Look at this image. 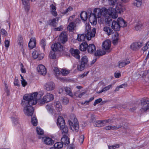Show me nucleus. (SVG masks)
Wrapping results in <instances>:
<instances>
[{
  "label": "nucleus",
  "mask_w": 149,
  "mask_h": 149,
  "mask_svg": "<svg viewBox=\"0 0 149 149\" xmlns=\"http://www.w3.org/2000/svg\"><path fill=\"white\" fill-rule=\"evenodd\" d=\"M41 97V95L37 92H34L31 95H25L23 97L21 103L24 107L30 105H33L37 103V99Z\"/></svg>",
  "instance_id": "obj_1"
},
{
  "label": "nucleus",
  "mask_w": 149,
  "mask_h": 149,
  "mask_svg": "<svg viewBox=\"0 0 149 149\" xmlns=\"http://www.w3.org/2000/svg\"><path fill=\"white\" fill-rule=\"evenodd\" d=\"M80 63L77 66V69L79 71H82L84 68L90 67L88 58L86 56L82 57L80 60Z\"/></svg>",
  "instance_id": "obj_2"
},
{
  "label": "nucleus",
  "mask_w": 149,
  "mask_h": 149,
  "mask_svg": "<svg viewBox=\"0 0 149 149\" xmlns=\"http://www.w3.org/2000/svg\"><path fill=\"white\" fill-rule=\"evenodd\" d=\"M71 119L72 120L74 123L70 120L68 121V123L71 129L76 132H78L79 129V123L75 116L73 114L70 115Z\"/></svg>",
  "instance_id": "obj_3"
},
{
  "label": "nucleus",
  "mask_w": 149,
  "mask_h": 149,
  "mask_svg": "<svg viewBox=\"0 0 149 149\" xmlns=\"http://www.w3.org/2000/svg\"><path fill=\"white\" fill-rule=\"evenodd\" d=\"M38 98L37 99V102L38 104L41 105L45 104V103H47L50 102L54 99V95L52 94L47 93L45 95L42 99Z\"/></svg>",
  "instance_id": "obj_4"
},
{
  "label": "nucleus",
  "mask_w": 149,
  "mask_h": 149,
  "mask_svg": "<svg viewBox=\"0 0 149 149\" xmlns=\"http://www.w3.org/2000/svg\"><path fill=\"white\" fill-rule=\"evenodd\" d=\"M65 120L64 118L61 116H59L57 119V124L60 128L62 131L63 134L67 133L68 132V128L67 126H65Z\"/></svg>",
  "instance_id": "obj_5"
},
{
  "label": "nucleus",
  "mask_w": 149,
  "mask_h": 149,
  "mask_svg": "<svg viewBox=\"0 0 149 149\" xmlns=\"http://www.w3.org/2000/svg\"><path fill=\"white\" fill-rule=\"evenodd\" d=\"M101 15L105 16L107 14H108L110 16L114 19L117 18V16L114 12V10L112 8H109L108 9L105 8H103L101 9Z\"/></svg>",
  "instance_id": "obj_6"
},
{
  "label": "nucleus",
  "mask_w": 149,
  "mask_h": 149,
  "mask_svg": "<svg viewBox=\"0 0 149 149\" xmlns=\"http://www.w3.org/2000/svg\"><path fill=\"white\" fill-rule=\"evenodd\" d=\"M141 102L142 106L140 109L141 112L143 113L149 110V99L147 97L142 98L141 100Z\"/></svg>",
  "instance_id": "obj_7"
},
{
  "label": "nucleus",
  "mask_w": 149,
  "mask_h": 149,
  "mask_svg": "<svg viewBox=\"0 0 149 149\" xmlns=\"http://www.w3.org/2000/svg\"><path fill=\"white\" fill-rule=\"evenodd\" d=\"M32 105L27 106L24 107L23 111L26 115L31 116L33 114L34 109Z\"/></svg>",
  "instance_id": "obj_8"
},
{
  "label": "nucleus",
  "mask_w": 149,
  "mask_h": 149,
  "mask_svg": "<svg viewBox=\"0 0 149 149\" xmlns=\"http://www.w3.org/2000/svg\"><path fill=\"white\" fill-rule=\"evenodd\" d=\"M114 10V12L115 14L117 16V18L118 17V15L117 13H121L125 10L124 6H122L120 3H117L116 6L115 8H113Z\"/></svg>",
  "instance_id": "obj_9"
},
{
  "label": "nucleus",
  "mask_w": 149,
  "mask_h": 149,
  "mask_svg": "<svg viewBox=\"0 0 149 149\" xmlns=\"http://www.w3.org/2000/svg\"><path fill=\"white\" fill-rule=\"evenodd\" d=\"M111 43L109 40H106L103 42L102 44V49L106 51L107 52H110V49L111 47Z\"/></svg>",
  "instance_id": "obj_10"
},
{
  "label": "nucleus",
  "mask_w": 149,
  "mask_h": 149,
  "mask_svg": "<svg viewBox=\"0 0 149 149\" xmlns=\"http://www.w3.org/2000/svg\"><path fill=\"white\" fill-rule=\"evenodd\" d=\"M55 86L52 82H49L46 83L44 86L45 89L47 91H52L54 89Z\"/></svg>",
  "instance_id": "obj_11"
},
{
  "label": "nucleus",
  "mask_w": 149,
  "mask_h": 149,
  "mask_svg": "<svg viewBox=\"0 0 149 149\" xmlns=\"http://www.w3.org/2000/svg\"><path fill=\"white\" fill-rule=\"evenodd\" d=\"M95 33L96 30L95 28L93 29L92 31L88 30V32H87L86 35L87 39L88 40H91L92 37L95 36Z\"/></svg>",
  "instance_id": "obj_12"
},
{
  "label": "nucleus",
  "mask_w": 149,
  "mask_h": 149,
  "mask_svg": "<svg viewBox=\"0 0 149 149\" xmlns=\"http://www.w3.org/2000/svg\"><path fill=\"white\" fill-rule=\"evenodd\" d=\"M63 46L59 42H57L52 45L51 46L52 49H54L56 51H62L63 50Z\"/></svg>",
  "instance_id": "obj_13"
},
{
  "label": "nucleus",
  "mask_w": 149,
  "mask_h": 149,
  "mask_svg": "<svg viewBox=\"0 0 149 149\" xmlns=\"http://www.w3.org/2000/svg\"><path fill=\"white\" fill-rule=\"evenodd\" d=\"M70 52L72 55L77 59H79L80 56L79 55V51L78 49H74L71 48L70 50Z\"/></svg>",
  "instance_id": "obj_14"
},
{
  "label": "nucleus",
  "mask_w": 149,
  "mask_h": 149,
  "mask_svg": "<svg viewBox=\"0 0 149 149\" xmlns=\"http://www.w3.org/2000/svg\"><path fill=\"white\" fill-rule=\"evenodd\" d=\"M60 41L62 43L64 44L67 41V36L66 33L65 32H62L59 36Z\"/></svg>",
  "instance_id": "obj_15"
},
{
  "label": "nucleus",
  "mask_w": 149,
  "mask_h": 149,
  "mask_svg": "<svg viewBox=\"0 0 149 149\" xmlns=\"http://www.w3.org/2000/svg\"><path fill=\"white\" fill-rule=\"evenodd\" d=\"M37 70L38 72L42 75H45L47 73L46 69L42 65H39L37 68Z\"/></svg>",
  "instance_id": "obj_16"
},
{
  "label": "nucleus",
  "mask_w": 149,
  "mask_h": 149,
  "mask_svg": "<svg viewBox=\"0 0 149 149\" xmlns=\"http://www.w3.org/2000/svg\"><path fill=\"white\" fill-rule=\"evenodd\" d=\"M142 46V42H138L132 43L131 45V48L133 50L139 49Z\"/></svg>",
  "instance_id": "obj_17"
},
{
  "label": "nucleus",
  "mask_w": 149,
  "mask_h": 149,
  "mask_svg": "<svg viewBox=\"0 0 149 149\" xmlns=\"http://www.w3.org/2000/svg\"><path fill=\"white\" fill-rule=\"evenodd\" d=\"M97 18L92 14H90L89 17V20L92 25H95L97 24Z\"/></svg>",
  "instance_id": "obj_18"
},
{
  "label": "nucleus",
  "mask_w": 149,
  "mask_h": 149,
  "mask_svg": "<svg viewBox=\"0 0 149 149\" xmlns=\"http://www.w3.org/2000/svg\"><path fill=\"white\" fill-rule=\"evenodd\" d=\"M111 27L112 29L116 31H119L120 28V26L117 21H113L112 22Z\"/></svg>",
  "instance_id": "obj_19"
},
{
  "label": "nucleus",
  "mask_w": 149,
  "mask_h": 149,
  "mask_svg": "<svg viewBox=\"0 0 149 149\" xmlns=\"http://www.w3.org/2000/svg\"><path fill=\"white\" fill-rule=\"evenodd\" d=\"M42 140L47 145H51L54 143V141L51 138L47 137H42Z\"/></svg>",
  "instance_id": "obj_20"
},
{
  "label": "nucleus",
  "mask_w": 149,
  "mask_h": 149,
  "mask_svg": "<svg viewBox=\"0 0 149 149\" xmlns=\"http://www.w3.org/2000/svg\"><path fill=\"white\" fill-rule=\"evenodd\" d=\"M87 49L88 53L93 54L95 51L96 47L93 44H89L88 45Z\"/></svg>",
  "instance_id": "obj_21"
},
{
  "label": "nucleus",
  "mask_w": 149,
  "mask_h": 149,
  "mask_svg": "<svg viewBox=\"0 0 149 149\" xmlns=\"http://www.w3.org/2000/svg\"><path fill=\"white\" fill-rule=\"evenodd\" d=\"M117 21L120 26V28L125 27L127 26V22L121 17L118 18Z\"/></svg>",
  "instance_id": "obj_22"
},
{
  "label": "nucleus",
  "mask_w": 149,
  "mask_h": 149,
  "mask_svg": "<svg viewBox=\"0 0 149 149\" xmlns=\"http://www.w3.org/2000/svg\"><path fill=\"white\" fill-rule=\"evenodd\" d=\"M36 41L35 38H31L29 43L28 46L30 49H32L36 46Z\"/></svg>",
  "instance_id": "obj_23"
},
{
  "label": "nucleus",
  "mask_w": 149,
  "mask_h": 149,
  "mask_svg": "<svg viewBox=\"0 0 149 149\" xmlns=\"http://www.w3.org/2000/svg\"><path fill=\"white\" fill-rule=\"evenodd\" d=\"M22 1L24 8L25 10L27 12L29 9V0H22Z\"/></svg>",
  "instance_id": "obj_24"
},
{
  "label": "nucleus",
  "mask_w": 149,
  "mask_h": 149,
  "mask_svg": "<svg viewBox=\"0 0 149 149\" xmlns=\"http://www.w3.org/2000/svg\"><path fill=\"white\" fill-rule=\"evenodd\" d=\"M101 13L100 9L95 8L93 10V13L91 14H93L97 18H99L101 16Z\"/></svg>",
  "instance_id": "obj_25"
},
{
  "label": "nucleus",
  "mask_w": 149,
  "mask_h": 149,
  "mask_svg": "<svg viewBox=\"0 0 149 149\" xmlns=\"http://www.w3.org/2000/svg\"><path fill=\"white\" fill-rule=\"evenodd\" d=\"M58 17H56L50 20L49 22V24L50 26L54 27L56 26L57 25V22H58Z\"/></svg>",
  "instance_id": "obj_26"
},
{
  "label": "nucleus",
  "mask_w": 149,
  "mask_h": 149,
  "mask_svg": "<svg viewBox=\"0 0 149 149\" xmlns=\"http://www.w3.org/2000/svg\"><path fill=\"white\" fill-rule=\"evenodd\" d=\"M130 61L127 60H123L118 62V67L120 68H121L125 65L129 64Z\"/></svg>",
  "instance_id": "obj_27"
},
{
  "label": "nucleus",
  "mask_w": 149,
  "mask_h": 149,
  "mask_svg": "<svg viewBox=\"0 0 149 149\" xmlns=\"http://www.w3.org/2000/svg\"><path fill=\"white\" fill-rule=\"evenodd\" d=\"M76 24L74 22H71L69 25L68 26L67 28L71 32L73 31L74 30V28L75 27Z\"/></svg>",
  "instance_id": "obj_28"
},
{
  "label": "nucleus",
  "mask_w": 149,
  "mask_h": 149,
  "mask_svg": "<svg viewBox=\"0 0 149 149\" xmlns=\"http://www.w3.org/2000/svg\"><path fill=\"white\" fill-rule=\"evenodd\" d=\"M88 44L86 42H82L79 46V49L81 51H85L87 48Z\"/></svg>",
  "instance_id": "obj_29"
},
{
  "label": "nucleus",
  "mask_w": 149,
  "mask_h": 149,
  "mask_svg": "<svg viewBox=\"0 0 149 149\" xmlns=\"http://www.w3.org/2000/svg\"><path fill=\"white\" fill-rule=\"evenodd\" d=\"M103 30L108 36H109L113 33V30L110 27L105 26L104 27Z\"/></svg>",
  "instance_id": "obj_30"
},
{
  "label": "nucleus",
  "mask_w": 149,
  "mask_h": 149,
  "mask_svg": "<svg viewBox=\"0 0 149 149\" xmlns=\"http://www.w3.org/2000/svg\"><path fill=\"white\" fill-rule=\"evenodd\" d=\"M86 37L85 34H79L78 35L77 40L79 41H83L86 39Z\"/></svg>",
  "instance_id": "obj_31"
},
{
  "label": "nucleus",
  "mask_w": 149,
  "mask_h": 149,
  "mask_svg": "<svg viewBox=\"0 0 149 149\" xmlns=\"http://www.w3.org/2000/svg\"><path fill=\"white\" fill-rule=\"evenodd\" d=\"M56 109L58 111L62 110V106L60 102L58 101L55 102Z\"/></svg>",
  "instance_id": "obj_32"
},
{
  "label": "nucleus",
  "mask_w": 149,
  "mask_h": 149,
  "mask_svg": "<svg viewBox=\"0 0 149 149\" xmlns=\"http://www.w3.org/2000/svg\"><path fill=\"white\" fill-rule=\"evenodd\" d=\"M80 17L82 20L86 21L88 18L87 13L85 11L81 12L80 14Z\"/></svg>",
  "instance_id": "obj_33"
},
{
  "label": "nucleus",
  "mask_w": 149,
  "mask_h": 149,
  "mask_svg": "<svg viewBox=\"0 0 149 149\" xmlns=\"http://www.w3.org/2000/svg\"><path fill=\"white\" fill-rule=\"evenodd\" d=\"M61 140L62 142H63L66 145H68L70 143L69 139L66 136L64 135Z\"/></svg>",
  "instance_id": "obj_34"
},
{
  "label": "nucleus",
  "mask_w": 149,
  "mask_h": 149,
  "mask_svg": "<svg viewBox=\"0 0 149 149\" xmlns=\"http://www.w3.org/2000/svg\"><path fill=\"white\" fill-rule=\"evenodd\" d=\"M104 125V124L103 121L100 120L97 121L94 125V126L97 127H100Z\"/></svg>",
  "instance_id": "obj_35"
},
{
  "label": "nucleus",
  "mask_w": 149,
  "mask_h": 149,
  "mask_svg": "<svg viewBox=\"0 0 149 149\" xmlns=\"http://www.w3.org/2000/svg\"><path fill=\"white\" fill-rule=\"evenodd\" d=\"M94 53L95 55L96 56H102L105 54L104 51H102L101 50H97Z\"/></svg>",
  "instance_id": "obj_36"
},
{
  "label": "nucleus",
  "mask_w": 149,
  "mask_h": 149,
  "mask_svg": "<svg viewBox=\"0 0 149 149\" xmlns=\"http://www.w3.org/2000/svg\"><path fill=\"white\" fill-rule=\"evenodd\" d=\"M109 5L114 6L117 3V0H106Z\"/></svg>",
  "instance_id": "obj_37"
},
{
  "label": "nucleus",
  "mask_w": 149,
  "mask_h": 149,
  "mask_svg": "<svg viewBox=\"0 0 149 149\" xmlns=\"http://www.w3.org/2000/svg\"><path fill=\"white\" fill-rule=\"evenodd\" d=\"M142 3L141 0H135L133 4L134 6L137 7H140L141 6Z\"/></svg>",
  "instance_id": "obj_38"
},
{
  "label": "nucleus",
  "mask_w": 149,
  "mask_h": 149,
  "mask_svg": "<svg viewBox=\"0 0 149 149\" xmlns=\"http://www.w3.org/2000/svg\"><path fill=\"white\" fill-rule=\"evenodd\" d=\"M55 51L54 49H52L50 51V54H49L50 57L52 59H55L56 57V55L55 54Z\"/></svg>",
  "instance_id": "obj_39"
},
{
  "label": "nucleus",
  "mask_w": 149,
  "mask_h": 149,
  "mask_svg": "<svg viewBox=\"0 0 149 149\" xmlns=\"http://www.w3.org/2000/svg\"><path fill=\"white\" fill-rule=\"evenodd\" d=\"M31 123L34 126H36L37 125V120L36 116H34L32 117L31 119Z\"/></svg>",
  "instance_id": "obj_40"
},
{
  "label": "nucleus",
  "mask_w": 149,
  "mask_h": 149,
  "mask_svg": "<svg viewBox=\"0 0 149 149\" xmlns=\"http://www.w3.org/2000/svg\"><path fill=\"white\" fill-rule=\"evenodd\" d=\"M65 90L66 93H67V94L71 97L73 96V95L71 91V89L70 88L66 87H65Z\"/></svg>",
  "instance_id": "obj_41"
},
{
  "label": "nucleus",
  "mask_w": 149,
  "mask_h": 149,
  "mask_svg": "<svg viewBox=\"0 0 149 149\" xmlns=\"http://www.w3.org/2000/svg\"><path fill=\"white\" fill-rule=\"evenodd\" d=\"M63 146V144L61 142H58L55 143L54 146L56 148L59 149L62 148Z\"/></svg>",
  "instance_id": "obj_42"
},
{
  "label": "nucleus",
  "mask_w": 149,
  "mask_h": 149,
  "mask_svg": "<svg viewBox=\"0 0 149 149\" xmlns=\"http://www.w3.org/2000/svg\"><path fill=\"white\" fill-rule=\"evenodd\" d=\"M40 44L44 50H45V47L46 45V42L45 39H42L40 42Z\"/></svg>",
  "instance_id": "obj_43"
},
{
  "label": "nucleus",
  "mask_w": 149,
  "mask_h": 149,
  "mask_svg": "<svg viewBox=\"0 0 149 149\" xmlns=\"http://www.w3.org/2000/svg\"><path fill=\"white\" fill-rule=\"evenodd\" d=\"M36 132L39 135H42L44 134V131L40 127H37L36 129Z\"/></svg>",
  "instance_id": "obj_44"
},
{
  "label": "nucleus",
  "mask_w": 149,
  "mask_h": 149,
  "mask_svg": "<svg viewBox=\"0 0 149 149\" xmlns=\"http://www.w3.org/2000/svg\"><path fill=\"white\" fill-rule=\"evenodd\" d=\"M39 53L38 51L34 50L32 53V55L33 58L34 59H36L38 57V55H39Z\"/></svg>",
  "instance_id": "obj_45"
},
{
  "label": "nucleus",
  "mask_w": 149,
  "mask_h": 149,
  "mask_svg": "<svg viewBox=\"0 0 149 149\" xmlns=\"http://www.w3.org/2000/svg\"><path fill=\"white\" fill-rule=\"evenodd\" d=\"M120 146V145L119 144H116L114 145L111 146H108L109 149H115L116 148H119Z\"/></svg>",
  "instance_id": "obj_46"
},
{
  "label": "nucleus",
  "mask_w": 149,
  "mask_h": 149,
  "mask_svg": "<svg viewBox=\"0 0 149 149\" xmlns=\"http://www.w3.org/2000/svg\"><path fill=\"white\" fill-rule=\"evenodd\" d=\"M143 25L142 24L138 23L135 27V29L136 31L141 29L143 28Z\"/></svg>",
  "instance_id": "obj_47"
},
{
  "label": "nucleus",
  "mask_w": 149,
  "mask_h": 149,
  "mask_svg": "<svg viewBox=\"0 0 149 149\" xmlns=\"http://www.w3.org/2000/svg\"><path fill=\"white\" fill-rule=\"evenodd\" d=\"M69 73V71L65 69H62L61 71V73L63 76H66Z\"/></svg>",
  "instance_id": "obj_48"
},
{
  "label": "nucleus",
  "mask_w": 149,
  "mask_h": 149,
  "mask_svg": "<svg viewBox=\"0 0 149 149\" xmlns=\"http://www.w3.org/2000/svg\"><path fill=\"white\" fill-rule=\"evenodd\" d=\"M94 99V97H92L90 98L89 100H87L85 101L84 102H82V104H86V105H88L89 104V103L90 102L92 101Z\"/></svg>",
  "instance_id": "obj_49"
},
{
  "label": "nucleus",
  "mask_w": 149,
  "mask_h": 149,
  "mask_svg": "<svg viewBox=\"0 0 149 149\" xmlns=\"http://www.w3.org/2000/svg\"><path fill=\"white\" fill-rule=\"evenodd\" d=\"M19 42L18 43V45H19L20 47L22 49L23 48V44L22 43V38L21 37V36H19Z\"/></svg>",
  "instance_id": "obj_50"
},
{
  "label": "nucleus",
  "mask_w": 149,
  "mask_h": 149,
  "mask_svg": "<svg viewBox=\"0 0 149 149\" xmlns=\"http://www.w3.org/2000/svg\"><path fill=\"white\" fill-rule=\"evenodd\" d=\"M73 10V8L71 6H69L66 10H64L62 12V14H65L67 13L68 12H69Z\"/></svg>",
  "instance_id": "obj_51"
},
{
  "label": "nucleus",
  "mask_w": 149,
  "mask_h": 149,
  "mask_svg": "<svg viewBox=\"0 0 149 149\" xmlns=\"http://www.w3.org/2000/svg\"><path fill=\"white\" fill-rule=\"evenodd\" d=\"M62 101L63 104H67L68 103L69 100L68 98L64 97L63 98Z\"/></svg>",
  "instance_id": "obj_52"
},
{
  "label": "nucleus",
  "mask_w": 149,
  "mask_h": 149,
  "mask_svg": "<svg viewBox=\"0 0 149 149\" xmlns=\"http://www.w3.org/2000/svg\"><path fill=\"white\" fill-rule=\"evenodd\" d=\"M54 70L56 76H58L60 74V72L59 69L56 67L54 68Z\"/></svg>",
  "instance_id": "obj_53"
},
{
  "label": "nucleus",
  "mask_w": 149,
  "mask_h": 149,
  "mask_svg": "<svg viewBox=\"0 0 149 149\" xmlns=\"http://www.w3.org/2000/svg\"><path fill=\"white\" fill-rule=\"evenodd\" d=\"M20 65L21 67V71L22 73H25L26 72V71L25 68H24L23 64L22 63H20Z\"/></svg>",
  "instance_id": "obj_54"
},
{
  "label": "nucleus",
  "mask_w": 149,
  "mask_h": 149,
  "mask_svg": "<svg viewBox=\"0 0 149 149\" xmlns=\"http://www.w3.org/2000/svg\"><path fill=\"white\" fill-rule=\"evenodd\" d=\"M46 108L49 112L52 113L53 112V109L50 106L47 105L46 106Z\"/></svg>",
  "instance_id": "obj_55"
},
{
  "label": "nucleus",
  "mask_w": 149,
  "mask_h": 149,
  "mask_svg": "<svg viewBox=\"0 0 149 149\" xmlns=\"http://www.w3.org/2000/svg\"><path fill=\"white\" fill-rule=\"evenodd\" d=\"M102 101V99L101 98H99L98 99H97L95 100L93 103V105L95 106L97 104L100 103Z\"/></svg>",
  "instance_id": "obj_56"
},
{
  "label": "nucleus",
  "mask_w": 149,
  "mask_h": 149,
  "mask_svg": "<svg viewBox=\"0 0 149 149\" xmlns=\"http://www.w3.org/2000/svg\"><path fill=\"white\" fill-rule=\"evenodd\" d=\"M1 33L3 36H6L7 35V32L4 29H2L1 30Z\"/></svg>",
  "instance_id": "obj_57"
},
{
  "label": "nucleus",
  "mask_w": 149,
  "mask_h": 149,
  "mask_svg": "<svg viewBox=\"0 0 149 149\" xmlns=\"http://www.w3.org/2000/svg\"><path fill=\"white\" fill-rule=\"evenodd\" d=\"M11 119L13 120V123L15 125L17 124L18 119L17 116H16L15 117H11Z\"/></svg>",
  "instance_id": "obj_58"
},
{
  "label": "nucleus",
  "mask_w": 149,
  "mask_h": 149,
  "mask_svg": "<svg viewBox=\"0 0 149 149\" xmlns=\"http://www.w3.org/2000/svg\"><path fill=\"white\" fill-rule=\"evenodd\" d=\"M18 80L17 79L15 78L14 82V85L17 86H20V85L18 84Z\"/></svg>",
  "instance_id": "obj_59"
},
{
  "label": "nucleus",
  "mask_w": 149,
  "mask_h": 149,
  "mask_svg": "<svg viewBox=\"0 0 149 149\" xmlns=\"http://www.w3.org/2000/svg\"><path fill=\"white\" fill-rule=\"evenodd\" d=\"M84 135H81L80 137H79V141L81 143H82L83 141H84Z\"/></svg>",
  "instance_id": "obj_60"
},
{
  "label": "nucleus",
  "mask_w": 149,
  "mask_h": 149,
  "mask_svg": "<svg viewBox=\"0 0 149 149\" xmlns=\"http://www.w3.org/2000/svg\"><path fill=\"white\" fill-rule=\"evenodd\" d=\"M121 73L116 72L114 73V77L116 78H118L121 76Z\"/></svg>",
  "instance_id": "obj_61"
},
{
  "label": "nucleus",
  "mask_w": 149,
  "mask_h": 149,
  "mask_svg": "<svg viewBox=\"0 0 149 149\" xmlns=\"http://www.w3.org/2000/svg\"><path fill=\"white\" fill-rule=\"evenodd\" d=\"M10 45V41L8 40H6L5 41V45L6 47L8 48Z\"/></svg>",
  "instance_id": "obj_62"
},
{
  "label": "nucleus",
  "mask_w": 149,
  "mask_h": 149,
  "mask_svg": "<svg viewBox=\"0 0 149 149\" xmlns=\"http://www.w3.org/2000/svg\"><path fill=\"white\" fill-rule=\"evenodd\" d=\"M63 29V27L62 26H60L55 28L54 29V30L55 31H62Z\"/></svg>",
  "instance_id": "obj_63"
},
{
  "label": "nucleus",
  "mask_w": 149,
  "mask_h": 149,
  "mask_svg": "<svg viewBox=\"0 0 149 149\" xmlns=\"http://www.w3.org/2000/svg\"><path fill=\"white\" fill-rule=\"evenodd\" d=\"M51 11H52L56 10V7L53 4H52L50 6Z\"/></svg>",
  "instance_id": "obj_64"
}]
</instances>
